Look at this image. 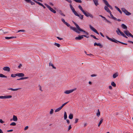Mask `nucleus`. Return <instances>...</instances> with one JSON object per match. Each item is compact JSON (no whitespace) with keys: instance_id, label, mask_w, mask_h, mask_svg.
I'll return each instance as SVG.
<instances>
[{"instance_id":"44","label":"nucleus","mask_w":133,"mask_h":133,"mask_svg":"<svg viewBox=\"0 0 133 133\" xmlns=\"http://www.w3.org/2000/svg\"><path fill=\"white\" fill-rule=\"evenodd\" d=\"M53 111H54L53 109H51V111H50V114H52L53 112Z\"/></svg>"},{"instance_id":"39","label":"nucleus","mask_w":133,"mask_h":133,"mask_svg":"<svg viewBox=\"0 0 133 133\" xmlns=\"http://www.w3.org/2000/svg\"><path fill=\"white\" fill-rule=\"evenodd\" d=\"M90 36L91 37L95 39H98V38H96V37L95 36H94V35H90Z\"/></svg>"},{"instance_id":"5","label":"nucleus","mask_w":133,"mask_h":133,"mask_svg":"<svg viewBox=\"0 0 133 133\" xmlns=\"http://www.w3.org/2000/svg\"><path fill=\"white\" fill-rule=\"evenodd\" d=\"M8 31L7 30V29L6 28H4L3 29H0V34L3 35V34L7 33Z\"/></svg>"},{"instance_id":"27","label":"nucleus","mask_w":133,"mask_h":133,"mask_svg":"<svg viewBox=\"0 0 133 133\" xmlns=\"http://www.w3.org/2000/svg\"><path fill=\"white\" fill-rule=\"evenodd\" d=\"M64 118L65 120L67 118V116L66 113L65 111H64Z\"/></svg>"},{"instance_id":"16","label":"nucleus","mask_w":133,"mask_h":133,"mask_svg":"<svg viewBox=\"0 0 133 133\" xmlns=\"http://www.w3.org/2000/svg\"><path fill=\"white\" fill-rule=\"evenodd\" d=\"M108 7L106 6H105L104 7V9L106 10L107 12L109 13L111 11L109 9V8H108Z\"/></svg>"},{"instance_id":"60","label":"nucleus","mask_w":133,"mask_h":133,"mask_svg":"<svg viewBox=\"0 0 133 133\" xmlns=\"http://www.w3.org/2000/svg\"><path fill=\"white\" fill-rule=\"evenodd\" d=\"M99 34L102 36L103 37H104V36L103 35V34L102 32H100L99 33Z\"/></svg>"},{"instance_id":"20","label":"nucleus","mask_w":133,"mask_h":133,"mask_svg":"<svg viewBox=\"0 0 133 133\" xmlns=\"http://www.w3.org/2000/svg\"><path fill=\"white\" fill-rule=\"evenodd\" d=\"M13 120L15 121H17V118L16 116L14 115L13 117Z\"/></svg>"},{"instance_id":"47","label":"nucleus","mask_w":133,"mask_h":133,"mask_svg":"<svg viewBox=\"0 0 133 133\" xmlns=\"http://www.w3.org/2000/svg\"><path fill=\"white\" fill-rule=\"evenodd\" d=\"M101 120L100 121L99 123L101 124L103 121V119L102 118H101Z\"/></svg>"},{"instance_id":"42","label":"nucleus","mask_w":133,"mask_h":133,"mask_svg":"<svg viewBox=\"0 0 133 133\" xmlns=\"http://www.w3.org/2000/svg\"><path fill=\"white\" fill-rule=\"evenodd\" d=\"M25 31L24 30H18L17 32H16V33H18V32H25Z\"/></svg>"},{"instance_id":"28","label":"nucleus","mask_w":133,"mask_h":133,"mask_svg":"<svg viewBox=\"0 0 133 133\" xmlns=\"http://www.w3.org/2000/svg\"><path fill=\"white\" fill-rule=\"evenodd\" d=\"M103 18L104 19V20H105L108 23H110L111 24V22H110V21L107 19L105 17H103Z\"/></svg>"},{"instance_id":"23","label":"nucleus","mask_w":133,"mask_h":133,"mask_svg":"<svg viewBox=\"0 0 133 133\" xmlns=\"http://www.w3.org/2000/svg\"><path fill=\"white\" fill-rule=\"evenodd\" d=\"M109 13L110 14V16H111V18H112V19H114V20H115L116 21L117 20V19L116 18L114 17L113 16V15L111 14V12H110Z\"/></svg>"},{"instance_id":"52","label":"nucleus","mask_w":133,"mask_h":133,"mask_svg":"<svg viewBox=\"0 0 133 133\" xmlns=\"http://www.w3.org/2000/svg\"><path fill=\"white\" fill-rule=\"evenodd\" d=\"M61 21L64 23L66 22L65 20L63 18L61 19Z\"/></svg>"},{"instance_id":"7","label":"nucleus","mask_w":133,"mask_h":133,"mask_svg":"<svg viewBox=\"0 0 133 133\" xmlns=\"http://www.w3.org/2000/svg\"><path fill=\"white\" fill-rule=\"evenodd\" d=\"M50 10L51 12H52L54 13L55 14L56 13V11L53 9L49 5L46 3L44 4Z\"/></svg>"},{"instance_id":"56","label":"nucleus","mask_w":133,"mask_h":133,"mask_svg":"<svg viewBox=\"0 0 133 133\" xmlns=\"http://www.w3.org/2000/svg\"><path fill=\"white\" fill-rule=\"evenodd\" d=\"M22 66V65L21 64H20L18 66V68H20Z\"/></svg>"},{"instance_id":"32","label":"nucleus","mask_w":133,"mask_h":133,"mask_svg":"<svg viewBox=\"0 0 133 133\" xmlns=\"http://www.w3.org/2000/svg\"><path fill=\"white\" fill-rule=\"evenodd\" d=\"M0 77L2 78H7V76L1 74H0Z\"/></svg>"},{"instance_id":"53","label":"nucleus","mask_w":133,"mask_h":133,"mask_svg":"<svg viewBox=\"0 0 133 133\" xmlns=\"http://www.w3.org/2000/svg\"><path fill=\"white\" fill-rule=\"evenodd\" d=\"M78 118H76L75 119V123H76L78 122Z\"/></svg>"},{"instance_id":"50","label":"nucleus","mask_w":133,"mask_h":133,"mask_svg":"<svg viewBox=\"0 0 133 133\" xmlns=\"http://www.w3.org/2000/svg\"><path fill=\"white\" fill-rule=\"evenodd\" d=\"M29 3H30L31 5H34L35 4V3L31 1H31Z\"/></svg>"},{"instance_id":"62","label":"nucleus","mask_w":133,"mask_h":133,"mask_svg":"<svg viewBox=\"0 0 133 133\" xmlns=\"http://www.w3.org/2000/svg\"><path fill=\"white\" fill-rule=\"evenodd\" d=\"M13 131V130L12 129H10V130H7V131L8 132H10L12 131Z\"/></svg>"},{"instance_id":"31","label":"nucleus","mask_w":133,"mask_h":133,"mask_svg":"<svg viewBox=\"0 0 133 133\" xmlns=\"http://www.w3.org/2000/svg\"><path fill=\"white\" fill-rule=\"evenodd\" d=\"M62 108L60 107L59 108L57 109L55 111V112H57L59 111Z\"/></svg>"},{"instance_id":"26","label":"nucleus","mask_w":133,"mask_h":133,"mask_svg":"<svg viewBox=\"0 0 133 133\" xmlns=\"http://www.w3.org/2000/svg\"><path fill=\"white\" fill-rule=\"evenodd\" d=\"M49 65L50 66H51L52 67V68L56 69V68L54 66L52 63H51V62H50L49 64Z\"/></svg>"},{"instance_id":"57","label":"nucleus","mask_w":133,"mask_h":133,"mask_svg":"<svg viewBox=\"0 0 133 133\" xmlns=\"http://www.w3.org/2000/svg\"><path fill=\"white\" fill-rule=\"evenodd\" d=\"M97 75L96 74H92L91 75V76L92 77H95L97 76Z\"/></svg>"},{"instance_id":"17","label":"nucleus","mask_w":133,"mask_h":133,"mask_svg":"<svg viewBox=\"0 0 133 133\" xmlns=\"http://www.w3.org/2000/svg\"><path fill=\"white\" fill-rule=\"evenodd\" d=\"M95 4V5L97 6L99 5L98 0H92Z\"/></svg>"},{"instance_id":"11","label":"nucleus","mask_w":133,"mask_h":133,"mask_svg":"<svg viewBox=\"0 0 133 133\" xmlns=\"http://www.w3.org/2000/svg\"><path fill=\"white\" fill-rule=\"evenodd\" d=\"M89 27L93 31H94L95 33H96L97 34L99 35V33L94 28L93 26H92L91 25H89Z\"/></svg>"},{"instance_id":"14","label":"nucleus","mask_w":133,"mask_h":133,"mask_svg":"<svg viewBox=\"0 0 133 133\" xmlns=\"http://www.w3.org/2000/svg\"><path fill=\"white\" fill-rule=\"evenodd\" d=\"M3 69L4 71H5L8 72H9L10 71V68L8 66H5L3 68Z\"/></svg>"},{"instance_id":"35","label":"nucleus","mask_w":133,"mask_h":133,"mask_svg":"<svg viewBox=\"0 0 133 133\" xmlns=\"http://www.w3.org/2000/svg\"><path fill=\"white\" fill-rule=\"evenodd\" d=\"M69 102V101H68V102H65V103H64L62 105L61 107L62 108L65 105H66V104H67L68 102Z\"/></svg>"},{"instance_id":"38","label":"nucleus","mask_w":133,"mask_h":133,"mask_svg":"<svg viewBox=\"0 0 133 133\" xmlns=\"http://www.w3.org/2000/svg\"><path fill=\"white\" fill-rule=\"evenodd\" d=\"M97 46H99L101 48H102L103 47V45L100 43H97Z\"/></svg>"},{"instance_id":"12","label":"nucleus","mask_w":133,"mask_h":133,"mask_svg":"<svg viewBox=\"0 0 133 133\" xmlns=\"http://www.w3.org/2000/svg\"><path fill=\"white\" fill-rule=\"evenodd\" d=\"M117 30L116 31L117 34L119 35H121L122 36L124 34L121 31L120 29L118 28L117 29Z\"/></svg>"},{"instance_id":"45","label":"nucleus","mask_w":133,"mask_h":133,"mask_svg":"<svg viewBox=\"0 0 133 133\" xmlns=\"http://www.w3.org/2000/svg\"><path fill=\"white\" fill-rule=\"evenodd\" d=\"M38 87L39 88V89L41 91H43V90H42V87H41V86L40 85H38Z\"/></svg>"},{"instance_id":"43","label":"nucleus","mask_w":133,"mask_h":133,"mask_svg":"<svg viewBox=\"0 0 133 133\" xmlns=\"http://www.w3.org/2000/svg\"><path fill=\"white\" fill-rule=\"evenodd\" d=\"M0 99H5L6 98L5 96H0Z\"/></svg>"},{"instance_id":"61","label":"nucleus","mask_w":133,"mask_h":133,"mask_svg":"<svg viewBox=\"0 0 133 133\" xmlns=\"http://www.w3.org/2000/svg\"><path fill=\"white\" fill-rule=\"evenodd\" d=\"M57 38L58 39H59V40H62V39H63L62 38H60L59 37H57Z\"/></svg>"},{"instance_id":"41","label":"nucleus","mask_w":133,"mask_h":133,"mask_svg":"<svg viewBox=\"0 0 133 133\" xmlns=\"http://www.w3.org/2000/svg\"><path fill=\"white\" fill-rule=\"evenodd\" d=\"M54 45L57 46L58 47H59L60 46V45L59 44L57 43H54Z\"/></svg>"},{"instance_id":"54","label":"nucleus","mask_w":133,"mask_h":133,"mask_svg":"<svg viewBox=\"0 0 133 133\" xmlns=\"http://www.w3.org/2000/svg\"><path fill=\"white\" fill-rule=\"evenodd\" d=\"M0 122L1 123H3L4 122L1 119H0Z\"/></svg>"},{"instance_id":"6","label":"nucleus","mask_w":133,"mask_h":133,"mask_svg":"<svg viewBox=\"0 0 133 133\" xmlns=\"http://www.w3.org/2000/svg\"><path fill=\"white\" fill-rule=\"evenodd\" d=\"M83 37H85L87 38H89V36H87L86 35H83L81 36L79 35L78 36L75 37V39L76 40H80L83 38Z\"/></svg>"},{"instance_id":"4","label":"nucleus","mask_w":133,"mask_h":133,"mask_svg":"<svg viewBox=\"0 0 133 133\" xmlns=\"http://www.w3.org/2000/svg\"><path fill=\"white\" fill-rule=\"evenodd\" d=\"M69 5L71 10L74 14L76 16L79 17V15H78L75 11L74 8L73 7L72 5L71 4H70Z\"/></svg>"},{"instance_id":"49","label":"nucleus","mask_w":133,"mask_h":133,"mask_svg":"<svg viewBox=\"0 0 133 133\" xmlns=\"http://www.w3.org/2000/svg\"><path fill=\"white\" fill-rule=\"evenodd\" d=\"M117 10L121 14H122V12L119 8L117 9Z\"/></svg>"},{"instance_id":"24","label":"nucleus","mask_w":133,"mask_h":133,"mask_svg":"<svg viewBox=\"0 0 133 133\" xmlns=\"http://www.w3.org/2000/svg\"><path fill=\"white\" fill-rule=\"evenodd\" d=\"M78 7L79 9L82 11V12L83 13L84 12H85V11L83 10L82 6L80 5H79L78 6Z\"/></svg>"},{"instance_id":"8","label":"nucleus","mask_w":133,"mask_h":133,"mask_svg":"<svg viewBox=\"0 0 133 133\" xmlns=\"http://www.w3.org/2000/svg\"><path fill=\"white\" fill-rule=\"evenodd\" d=\"M83 14L87 17H90L91 18H93V16L92 15L87 11L85 12V11Z\"/></svg>"},{"instance_id":"21","label":"nucleus","mask_w":133,"mask_h":133,"mask_svg":"<svg viewBox=\"0 0 133 133\" xmlns=\"http://www.w3.org/2000/svg\"><path fill=\"white\" fill-rule=\"evenodd\" d=\"M71 92H72L71 90H66L64 92V93L66 94H69Z\"/></svg>"},{"instance_id":"63","label":"nucleus","mask_w":133,"mask_h":133,"mask_svg":"<svg viewBox=\"0 0 133 133\" xmlns=\"http://www.w3.org/2000/svg\"><path fill=\"white\" fill-rule=\"evenodd\" d=\"M109 89L111 90L112 89V87L110 85V86H109Z\"/></svg>"},{"instance_id":"37","label":"nucleus","mask_w":133,"mask_h":133,"mask_svg":"<svg viewBox=\"0 0 133 133\" xmlns=\"http://www.w3.org/2000/svg\"><path fill=\"white\" fill-rule=\"evenodd\" d=\"M16 125V123L15 122L11 123L10 124V125L15 126Z\"/></svg>"},{"instance_id":"9","label":"nucleus","mask_w":133,"mask_h":133,"mask_svg":"<svg viewBox=\"0 0 133 133\" xmlns=\"http://www.w3.org/2000/svg\"><path fill=\"white\" fill-rule=\"evenodd\" d=\"M121 10L122 12H124L126 15L129 16L131 14V13L129 12L124 8H122Z\"/></svg>"},{"instance_id":"36","label":"nucleus","mask_w":133,"mask_h":133,"mask_svg":"<svg viewBox=\"0 0 133 133\" xmlns=\"http://www.w3.org/2000/svg\"><path fill=\"white\" fill-rule=\"evenodd\" d=\"M6 98H9L12 97L11 95H6L5 96Z\"/></svg>"},{"instance_id":"3","label":"nucleus","mask_w":133,"mask_h":133,"mask_svg":"<svg viewBox=\"0 0 133 133\" xmlns=\"http://www.w3.org/2000/svg\"><path fill=\"white\" fill-rule=\"evenodd\" d=\"M76 26L77 29L78 30V31H79L80 32V31L82 32H84L85 34H86L87 35H88L89 33L88 32L86 31H85L83 30L82 29H81L79 25L77 24H76L75 25Z\"/></svg>"},{"instance_id":"34","label":"nucleus","mask_w":133,"mask_h":133,"mask_svg":"<svg viewBox=\"0 0 133 133\" xmlns=\"http://www.w3.org/2000/svg\"><path fill=\"white\" fill-rule=\"evenodd\" d=\"M111 85L114 87H115L116 86V84L114 82H112L111 83Z\"/></svg>"},{"instance_id":"13","label":"nucleus","mask_w":133,"mask_h":133,"mask_svg":"<svg viewBox=\"0 0 133 133\" xmlns=\"http://www.w3.org/2000/svg\"><path fill=\"white\" fill-rule=\"evenodd\" d=\"M32 0V1H33L34 2L36 3L37 4H39V5L42 6L44 9L45 8V6H44L42 4L40 3V2H38L37 1L35 0Z\"/></svg>"},{"instance_id":"48","label":"nucleus","mask_w":133,"mask_h":133,"mask_svg":"<svg viewBox=\"0 0 133 133\" xmlns=\"http://www.w3.org/2000/svg\"><path fill=\"white\" fill-rule=\"evenodd\" d=\"M107 6L109 7L111 10H113L110 4H109Z\"/></svg>"},{"instance_id":"30","label":"nucleus","mask_w":133,"mask_h":133,"mask_svg":"<svg viewBox=\"0 0 133 133\" xmlns=\"http://www.w3.org/2000/svg\"><path fill=\"white\" fill-rule=\"evenodd\" d=\"M69 118L70 119H72L73 118V114L71 113H70L69 116Z\"/></svg>"},{"instance_id":"29","label":"nucleus","mask_w":133,"mask_h":133,"mask_svg":"<svg viewBox=\"0 0 133 133\" xmlns=\"http://www.w3.org/2000/svg\"><path fill=\"white\" fill-rule=\"evenodd\" d=\"M118 76V74L117 73H116L114 74L113 75V78H115L117 77Z\"/></svg>"},{"instance_id":"1","label":"nucleus","mask_w":133,"mask_h":133,"mask_svg":"<svg viewBox=\"0 0 133 133\" xmlns=\"http://www.w3.org/2000/svg\"><path fill=\"white\" fill-rule=\"evenodd\" d=\"M68 27H70V29L72 30L75 32H76L78 34H79L80 33L79 31L75 27H73L71 26L67 22H66L64 23Z\"/></svg>"},{"instance_id":"46","label":"nucleus","mask_w":133,"mask_h":133,"mask_svg":"<svg viewBox=\"0 0 133 133\" xmlns=\"http://www.w3.org/2000/svg\"><path fill=\"white\" fill-rule=\"evenodd\" d=\"M80 15H81V16H79V17L81 19H83V15H82L81 14H80Z\"/></svg>"},{"instance_id":"19","label":"nucleus","mask_w":133,"mask_h":133,"mask_svg":"<svg viewBox=\"0 0 133 133\" xmlns=\"http://www.w3.org/2000/svg\"><path fill=\"white\" fill-rule=\"evenodd\" d=\"M21 89V88H17V89H14L10 88L8 89L9 90H11L13 91H17L18 90L20 89Z\"/></svg>"},{"instance_id":"22","label":"nucleus","mask_w":133,"mask_h":133,"mask_svg":"<svg viewBox=\"0 0 133 133\" xmlns=\"http://www.w3.org/2000/svg\"><path fill=\"white\" fill-rule=\"evenodd\" d=\"M16 36H12L10 37H5V38L6 39H12L16 38Z\"/></svg>"},{"instance_id":"40","label":"nucleus","mask_w":133,"mask_h":133,"mask_svg":"<svg viewBox=\"0 0 133 133\" xmlns=\"http://www.w3.org/2000/svg\"><path fill=\"white\" fill-rule=\"evenodd\" d=\"M16 75H17V74H12L11 75V77H15L16 76H16Z\"/></svg>"},{"instance_id":"25","label":"nucleus","mask_w":133,"mask_h":133,"mask_svg":"<svg viewBox=\"0 0 133 133\" xmlns=\"http://www.w3.org/2000/svg\"><path fill=\"white\" fill-rule=\"evenodd\" d=\"M103 2L104 3V4L107 6L109 4L108 1L106 0H103Z\"/></svg>"},{"instance_id":"59","label":"nucleus","mask_w":133,"mask_h":133,"mask_svg":"<svg viewBox=\"0 0 133 133\" xmlns=\"http://www.w3.org/2000/svg\"><path fill=\"white\" fill-rule=\"evenodd\" d=\"M27 2L29 3L31 0H24Z\"/></svg>"},{"instance_id":"15","label":"nucleus","mask_w":133,"mask_h":133,"mask_svg":"<svg viewBox=\"0 0 133 133\" xmlns=\"http://www.w3.org/2000/svg\"><path fill=\"white\" fill-rule=\"evenodd\" d=\"M17 76L19 77H23L24 76V74L22 73H17V75H16Z\"/></svg>"},{"instance_id":"18","label":"nucleus","mask_w":133,"mask_h":133,"mask_svg":"<svg viewBox=\"0 0 133 133\" xmlns=\"http://www.w3.org/2000/svg\"><path fill=\"white\" fill-rule=\"evenodd\" d=\"M121 27L124 29L127 30V27L126 25L124 24H122L121 25Z\"/></svg>"},{"instance_id":"51","label":"nucleus","mask_w":133,"mask_h":133,"mask_svg":"<svg viewBox=\"0 0 133 133\" xmlns=\"http://www.w3.org/2000/svg\"><path fill=\"white\" fill-rule=\"evenodd\" d=\"M71 128H72L71 127V125H70L69 126V127H68V131H69V130H70Z\"/></svg>"},{"instance_id":"55","label":"nucleus","mask_w":133,"mask_h":133,"mask_svg":"<svg viewBox=\"0 0 133 133\" xmlns=\"http://www.w3.org/2000/svg\"><path fill=\"white\" fill-rule=\"evenodd\" d=\"M29 128V127L28 126H26L24 128V130H27Z\"/></svg>"},{"instance_id":"10","label":"nucleus","mask_w":133,"mask_h":133,"mask_svg":"<svg viewBox=\"0 0 133 133\" xmlns=\"http://www.w3.org/2000/svg\"><path fill=\"white\" fill-rule=\"evenodd\" d=\"M123 32L128 37L130 36L133 38V35L128 30L124 31Z\"/></svg>"},{"instance_id":"2","label":"nucleus","mask_w":133,"mask_h":133,"mask_svg":"<svg viewBox=\"0 0 133 133\" xmlns=\"http://www.w3.org/2000/svg\"><path fill=\"white\" fill-rule=\"evenodd\" d=\"M106 37L108 39H109V40L111 41L112 42H115L116 43H117L118 42L124 45H127V43H124L122 42H120L119 41H117L114 38H113V39H112L109 38L108 36H106Z\"/></svg>"},{"instance_id":"64","label":"nucleus","mask_w":133,"mask_h":133,"mask_svg":"<svg viewBox=\"0 0 133 133\" xmlns=\"http://www.w3.org/2000/svg\"><path fill=\"white\" fill-rule=\"evenodd\" d=\"M66 121H67V123H68V124H69L70 123L69 120L68 119H66Z\"/></svg>"},{"instance_id":"33","label":"nucleus","mask_w":133,"mask_h":133,"mask_svg":"<svg viewBox=\"0 0 133 133\" xmlns=\"http://www.w3.org/2000/svg\"><path fill=\"white\" fill-rule=\"evenodd\" d=\"M96 115L98 117H99L100 115V112L98 109V111L96 114Z\"/></svg>"},{"instance_id":"58","label":"nucleus","mask_w":133,"mask_h":133,"mask_svg":"<svg viewBox=\"0 0 133 133\" xmlns=\"http://www.w3.org/2000/svg\"><path fill=\"white\" fill-rule=\"evenodd\" d=\"M77 89L76 88H74L73 89H72L71 90V91L72 92H73V91L76 90Z\"/></svg>"}]
</instances>
